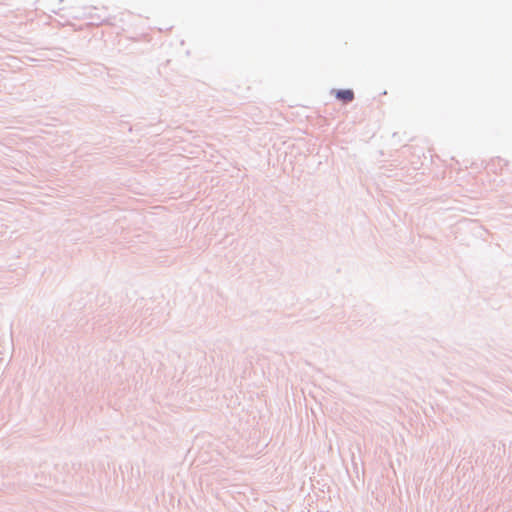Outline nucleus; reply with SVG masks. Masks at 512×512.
Instances as JSON below:
<instances>
[{
    "mask_svg": "<svg viewBox=\"0 0 512 512\" xmlns=\"http://www.w3.org/2000/svg\"><path fill=\"white\" fill-rule=\"evenodd\" d=\"M336 97L337 99L347 103L351 102L354 99V93L350 89L338 90L336 91Z\"/></svg>",
    "mask_w": 512,
    "mask_h": 512,
    "instance_id": "obj_1",
    "label": "nucleus"
}]
</instances>
